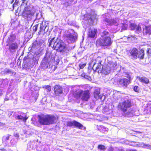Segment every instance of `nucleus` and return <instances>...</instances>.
<instances>
[{"mask_svg": "<svg viewBox=\"0 0 151 151\" xmlns=\"http://www.w3.org/2000/svg\"><path fill=\"white\" fill-rule=\"evenodd\" d=\"M48 46L51 47L53 49L60 52H64L67 50L66 45L60 39L53 38L49 39Z\"/></svg>", "mask_w": 151, "mask_h": 151, "instance_id": "obj_1", "label": "nucleus"}, {"mask_svg": "<svg viewBox=\"0 0 151 151\" xmlns=\"http://www.w3.org/2000/svg\"><path fill=\"white\" fill-rule=\"evenodd\" d=\"M101 37L96 42L98 46H109L112 43V41L110 37V34L107 31H104L101 34Z\"/></svg>", "mask_w": 151, "mask_h": 151, "instance_id": "obj_2", "label": "nucleus"}, {"mask_svg": "<svg viewBox=\"0 0 151 151\" xmlns=\"http://www.w3.org/2000/svg\"><path fill=\"white\" fill-rule=\"evenodd\" d=\"M131 106V103L130 100H125L122 102L119 103L118 106L119 109L123 112V115L127 117L132 116L134 113V111L130 109L128 110V108Z\"/></svg>", "mask_w": 151, "mask_h": 151, "instance_id": "obj_3", "label": "nucleus"}, {"mask_svg": "<svg viewBox=\"0 0 151 151\" xmlns=\"http://www.w3.org/2000/svg\"><path fill=\"white\" fill-rule=\"evenodd\" d=\"M56 118L54 116L51 115H43L39 116V122L43 125L53 124Z\"/></svg>", "mask_w": 151, "mask_h": 151, "instance_id": "obj_4", "label": "nucleus"}, {"mask_svg": "<svg viewBox=\"0 0 151 151\" xmlns=\"http://www.w3.org/2000/svg\"><path fill=\"white\" fill-rule=\"evenodd\" d=\"M77 34L73 30H69L68 33L65 35V39L69 43H73L75 42L77 39Z\"/></svg>", "mask_w": 151, "mask_h": 151, "instance_id": "obj_5", "label": "nucleus"}, {"mask_svg": "<svg viewBox=\"0 0 151 151\" xmlns=\"http://www.w3.org/2000/svg\"><path fill=\"white\" fill-rule=\"evenodd\" d=\"M99 58H97L92 62L93 69L98 72H102L103 66L101 64V61L99 60Z\"/></svg>", "mask_w": 151, "mask_h": 151, "instance_id": "obj_6", "label": "nucleus"}, {"mask_svg": "<svg viewBox=\"0 0 151 151\" xmlns=\"http://www.w3.org/2000/svg\"><path fill=\"white\" fill-rule=\"evenodd\" d=\"M22 14L25 19H27L28 21H30L34 17V12L33 11L29 9L28 8H24Z\"/></svg>", "mask_w": 151, "mask_h": 151, "instance_id": "obj_7", "label": "nucleus"}, {"mask_svg": "<svg viewBox=\"0 0 151 151\" xmlns=\"http://www.w3.org/2000/svg\"><path fill=\"white\" fill-rule=\"evenodd\" d=\"M90 93L88 91H83L82 90L79 91L78 93V96L81 98L82 100L88 101L89 98Z\"/></svg>", "mask_w": 151, "mask_h": 151, "instance_id": "obj_8", "label": "nucleus"}, {"mask_svg": "<svg viewBox=\"0 0 151 151\" xmlns=\"http://www.w3.org/2000/svg\"><path fill=\"white\" fill-rule=\"evenodd\" d=\"M127 77L129 79L128 80L126 78H124L120 79L119 81V83L122 86H127L130 83V81L132 80V78L130 75L128 74Z\"/></svg>", "mask_w": 151, "mask_h": 151, "instance_id": "obj_9", "label": "nucleus"}, {"mask_svg": "<svg viewBox=\"0 0 151 151\" xmlns=\"http://www.w3.org/2000/svg\"><path fill=\"white\" fill-rule=\"evenodd\" d=\"M19 47V44L16 42H11L9 45V50L11 53L15 52Z\"/></svg>", "mask_w": 151, "mask_h": 151, "instance_id": "obj_10", "label": "nucleus"}, {"mask_svg": "<svg viewBox=\"0 0 151 151\" xmlns=\"http://www.w3.org/2000/svg\"><path fill=\"white\" fill-rule=\"evenodd\" d=\"M67 125L68 126H74L79 128V129H82L83 127L82 124L75 121L68 122H67Z\"/></svg>", "mask_w": 151, "mask_h": 151, "instance_id": "obj_11", "label": "nucleus"}, {"mask_svg": "<svg viewBox=\"0 0 151 151\" xmlns=\"http://www.w3.org/2000/svg\"><path fill=\"white\" fill-rule=\"evenodd\" d=\"M47 23L46 22H42L40 23V31L43 30L44 32H47L48 29V27L47 26Z\"/></svg>", "mask_w": 151, "mask_h": 151, "instance_id": "obj_12", "label": "nucleus"}, {"mask_svg": "<svg viewBox=\"0 0 151 151\" xmlns=\"http://www.w3.org/2000/svg\"><path fill=\"white\" fill-rule=\"evenodd\" d=\"M138 51L135 48H134L130 52V54L132 59H135L137 58Z\"/></svg>", "mask_w": 151, "mask_h": 151, "instance_id": "obj_13", "label": "nucleus"}, {"mask_svg": "<svg viewBox=\"0 0 151 151\" xmlns=\"http://www.w3.org/2000/svg\"><path fill=\"white\" fill-rule=\"evenodd\" d=\"M105 21L107 22V24H109L110 25H118V22H119V20L117 18L111 20L106 19Z\"/></svg>", "mask_w": 151, "mask_h": 151, "instance_id": "obj_14", "label": "nucleus"}, {"mask_svg": "<svg viewBox=\"0 0 151 151\" xmlns=\"http://www.w3.org/2000/svg\"><path fill=\"white\" fill-rule=\"evenodd\" d=\"M54 92L56 95L62 93L63 92V88L62 87L58 85H56L54 88Z\"/></svg>", "mask_w": 151, "mask_h": 151, "instance_id": "obj_15", "label": "nucleus"}, {"mask_svg": "<svg viewBox=\"0 0 151 151\" xmlns=\"http://www.w3.org/2000/svg\"><path fill=\"white\" fill-rule=\"evenodd\" d=\"M137 78L142 83L147 84L149 83V79L145 77H137Z\"/></svg>", "mask_w": 151, "mask_h": 151, "instance_id": "obj_16", "label": "nucleus"}, {"mask_svg": "<svg viewBox=\"0 0 151 151\" xmlns=\"http://www.w3.org/2000/svg\"><path fill=\"white\" fill-rule=\"evenodd\" d=\"M96 29H95L89 30L88 33V36L91 38L94 37L96 34Z\"/></svg>", "mask_w": 151, "mask_h": 151, "instance_id": "obj_17", "label": "nucleus"}, {"mask_svg": "<svg viewBox=\"0 0 151 151\" xmlns=\"http://www.w3.org/2000/svg\"><path fill=\"white\" fill-rule=\"evenodd\" d=\"M143 33L144 35L151 34V26H146L145 28L143 29Z\"/></svg>", "mask_w": 151, "mask_h": 151, "instance_id": "obj_18", "label": "nucleus"}, {"mask_svg": "<svg viewBox=\"0 0 151 151\" xmlns=\"http://www.w3.org/2000/svg\"><path fill=\"white\" fill-rule=\"evenodd\" d=\"M40 47L39 44L36 41H35L33 42L31 47H30L29 48V49L30 50H32V49H36Z\"/></svg>", "mask_w": 151, "mask_h": 151, "instance_id": "obj_19", "label": "nucleus"}, {"mask_svg": "<svg viewBox=\"0 0 151 151\" xmlns=\"http://www.w3.org/2000/svg\"><path fill=\"white\" fill-rule=\"evenodd\" d=\"M100 93V89H98L95 90L94 92V97L96 99L100 98L101 97L99 95Z\"/></svg>", "mask_w": 151, "mask_h": 151, "instance_id": "obj_20", "label": "nucleus"}, {"mask_svg": "<svg viewBox=\"0 0 151 151\" xmlns=\"http://www.w3.org/2000/svg\"><path fill=\"white\" fill-rule=\"evenodd\" d=\"M144 55V50L141 49L138 52L137 58H139L140 59H143Z\"/></svg>", "mask_w": 151, "mask_h": 151, "instance_id": "obj_21", "label": "nucleus"}, {"mask_svg": "<svg viewBox=\"0 0 151 151\" xmlns=\"http://www.w3.org/2000/svg\"><path fill=\"white\" fill-rule=\"evenodd\" d=\"M110 69L111 68L109 66H106L105 68H103L102 73H103L105 74H106L110 73Z\"/></svg>", "mask_w": 151, "mask_h": 151, "instance_id": "obj_22", "label": "nucleus"}, {"mask_svg": "<svg viewBox=\"0 0 151 151\" xmlns=\"http://www.w3.org/2000/svg\"><path fill=\"white\" fill-rule=\"evenodd\" d=\"M15 118L16 119L22 120L24 122H25L28 119V117H23L21 115H18L16 116Z\"/></svg>", "mask_w": 151, "mask_h": 151, "instance_id": "obj_23", "label": "nucleus"}, {"mask_svg": "<svg viewBox=\"0 0 151 151\" xmlns=\"http://www.w3.org/2000/svg\"><path fill=\"white\" fill-rule=\"evenodd\" d=\"M64 2L66 6H68L71 5L73 1V0H61Z\"/></svg>", "mask_w": 151, "mask_h": 151, "instance_id": "obj_24", "label": "nucleus"}, {"mask_svg": "<svg viewBox=\"0 0 151 151\" xmlns=\"http://www.w3.org/2000/svg\"><path fill=\"white\" fill-rule=\"evenodd\" d=\"M19 1V0H12L11 2V4H12L14 2V3L13 4V8L18 6Z\"/></svg>", "mask_w": 151, "mask_h": 151, "instance_id": "obj_25", "label": "nucleus"}, {"mask_svg": "<svg viewBox=\"0 0 151 151\" xmlns=\"http://www.w3.org/2000/svg\"><path fill=\"white\" fill-rule=\"evenodd\" d=\"M120 27L122 28V29L124 30H126L128 27V25L127 24H124L121 23L119 24Z\"/></svg>", "mask_w": 151, "mask_h": 151, "instance_id": "obj_26", "label": "nucleus"}, {"mask_svg": "<svg viewBox=\"0 0 151 151\" xmlns=\"http://www.w3.org/2000/svg\"><path fill=\"white\" fill-rule=\"evenodd\" d=\"M146 52L148 58H151V48H148Z\"/></svg>", "mask_w": 151, "mask_h": 151, "instance_id": "obj_27", "label": "nucleus"}, {"mask_svg": "<svg viewBox=\"0 0 151 151\" xmlns=\"http://www.w3.org/2000/svg\"><path fill=\"white\" fill-rule=\"evenodd\" d=\"M15 39V37L14 35H10L9 37L8 40L11 42H13Z\"/></svg>", "mask_w": 151, "mask_h": 151, "instance_id": "obj_28", "label": "nucleus"}, {"mask_svg": "<svg viewBox=\"0 0 151 151\" xmlns=\"http://www.w3.org/2000/svg\"><path fill=\"white\" fill-rule=\"evenodd\" d=\"M117 64L115 63H112L110 66V68L113 69H115L116 68Z\"/></svg>", "mask_w": 151, "mask_h": 151, "instance_id": "obj_29", "label": "nucleus"}, {"mask_svg": "<svg viewBox=\"0 0 151 151\" xmlns=\"http://www.w3.org/2000/svg\"><path fill=\"white\" fill-rule=\"evenodd\" d=\"M137 27L134 24H131L129 27V29L131 30H134Z\"/></svg>", "mask_w": 151, "mask_h": 151, "instance_id": "obj_30", "label": "nucleus"}, {"mask_svg": "<svg viewBox=\"0 0 151 151\" xmlns=\"http://www.w3.org/2000/svg\"><path fill=\"white\" fill-rule=\"evenodd\" d=\"M99 129L100 130H102V132L107 131L108 130V129L104 126H101Z\"/></svg>", "mask_w": 151, "mask_h": 151, "instance_id": "obj_31", "label": "nucleus"}, {"mask_svg": "<svg viewBox=\"0 0 151 151\" xmlns=\"http://www.w3.org/2000/svg\"><path fill=\"white\" fill-rule=\"evenodd\" d=\"M5 72L6 73H7L8 74H15L14 72H13L11 70L8 69H6L5 71Z\"/></svg>", "mask_w": 151, "mask_h": 151, "instance_id": "obj_32", "label": "nucleus"}, {"mask_svg": "<svg viewBox=\"0 0 151 151\" xmlns=\"http://www.w3.org/2000/svg\"><path fill=\"white\" fill-rule=\"evenodd\" d=\"M98 149L101 150H105L106 148L104 146L102 145H99L98 146Z\"/></svg>", "mask_w": 151, "mask_h": 151, "instance_id": "obj_33", "label": "nucleus"}, {"mask_svg": "<svg viewBox=\"0 0 151 151\" xmlns=\"http://www.w3.org/2000/svg\"><path fill=\"white\" fill-rule=\"evenodd\" d=\"M142 147L147 148H150L151 147V146L150 145L143 143V144Z\"/></svg>", "mask_w": 151, "mask_h": 151, "instance_id": "obj_34", "label": "nucleus"}, {"mask_svg": "<svg viewBox=\"0 0 151 151\" xmlns=\"http://www.w3.org/2000/svg\"><path fill=\"white\" fill-rule=\"evenodd\" d=\"M96 17V14H94L90 18L92 21L94 20L95 19H97Z\"/></svg>", "mask_w": 151, "mask_h": 151, "instance_id": "obj_35", "label": "nucleus"}, {"mask_svg": "<svg viewBox=\"0 0 151 151\" xmlns=\"http://www.w3.org/2000/svg\"><path fill=\"white\" fill-rule=\"evenodd\" d=\"M134 90L135 92H138L139 90V87L138 86H135L134 87Z\"/></svg>", "mask_w": 151, "mask_h": 151, "instance_id": "obj_36", "label": "nucleus"}, {"mask_svg": "<svg viewBox=\"0 0 151 151\" xmlns=\"http://www.w3.org/2000/svg\"><path fill=\"white\" fill-rule=\"evenodd\" d=\"M86 65L85 64H80L79 65V66L81 69H82L86 66Z\"/></svg>", "mask_w": 151, "mask_h": 151, "instance_id": "obj_37", "label": "nucleus"}, {"mask_svg": "<svg viewBox=\"0 0 151 151\" xmlns=\"http://www.w3.org/2000/svg\"><path fill=\"white\" fill-rule=\"evenodd\" d=\"M45 88L47 89L48 91H50L51 90V87L49 85L46 86H45Z\"/></svg>", "mask_w": 151, "mask_h": 151, "instance_id": "obj_38", "label": "nucleus"}, {"mask_svg": "<svg viewBox=\"0 0 151 151\" xmlns=\"http://www.w3.org/2000/svg\"><path fill=\"white\" fill-rule=\"evenodd\" d=\"M136 27V30L138 31H140L141 30V29L140 27L138 25Z\"/></svg>", "mask_w": 151, "mask_h": 151, "instance_id": "obj_39", "label": "nucleus"}, {"mask_svg": "<svg viewBox=\"0 0 151 151\" xmlns=\"http://www.w3.org/2000/svg\"><path fill=\"white\" fill-rule=\"evenodd\" d=\"M85 78L89 80H90L91 79V78L89 76L87 75H86L85 77Z\"/></svg>", "mask_w": 151, "mask_h": 151, "instance_id": "obj_40", "label": "nucleus"}, {"mask_svg": "<svg viewBox=\"0 0 151 151\" xmlns=\"http://www.w3.org/2000/svg\"><path fill=\"white\" fill-rule=\"evenodd\" d=\"M33 30L35 31V32H36L37 30V26L35 25L33 27Z\"/></svg>", "mask_w": 151, "mask_h": 151, "instance_id": "obj_41", "label": "nucleus"}, {"mask_svg": "<svg viewBox=\"0 0 151 151\" xmlns=\"http://www.w3.org/2000/svg\"><path fill=\"white\" fill-rule=\"evenodd\" d=\"M14 136L16 137H19V135L18 134L15 133L14 134Z\"/></svg>", "mask_w": 151, "mask_h": 151, "instance_id": "obj_42", "label": "nucleus"}, {"mask_svg": "<svg viewBox=\"0 0 151 151\" xmlns=\"http://www.w3.org/2000/svg\"><path fill=\"white\" fill-rule=\"evenodd\" d=\"M4 138H5L6 140H8L9 139V136H8L6 137H3V139H4Z\"/></svg>", "mask_w": 151, "mask_h": 151, "instance_id": "obj_43", "label": "nucleus"}, {"mask_svg": "<svg viewBox=\"0 0 151 151\" xmlns=\"http://www.w3.org/2000/svg\"><path fill=\"white\" fill-rule=\"evenodd\" d=\"M86 75L85 74L83 73V74H81V76H82L83 77H84L85 78V77L86 76Z\"/></svg>", "mask_w": 151, "mask_h": 151, "instance_id": "obj_44", "label": "nucleus"}, {"mask_svg": "<svg viewBox=\"0 0 151 151\" xmlns=\"http://www.w3.org/2000/svg\"><path fill=\"white\" fill-rule=\"evenodd\" d=\"M108 151H113V149L112 148H110L108 150Z\"/></svg>", "mask_w": 151, "mask_h": 151, "instance_id": "obj_45", "label": "nucleus"}, {"mask_svg": "<svg viewBox=\"0 0 151 151\" xmlns=\"http://www.w3.org/2000/svg\"><path fill=\"white\" fill-rule=\"evenodd\" d=\"M9 98L6 97L5 98L4 100H5V101H8V100H9Z\"/></svg>", "mask_w": 151, "mask_h": 151, "instance_id": "obj_46", "label": "nucleus"}, {"mask_svg": "<svg viewBox=\"0 0 151 151\" xmlns=\"http://www.w3.org/2000/svg\"><path fill=\"white\" fill-rule=\"evenodd\" d=\"M127 151H137L136 150H127Z\"/></svg>", "mask_w": 151, "mask_h": 151, "instance_id": "obj_47", "label": "nucleus"}, {"mask_svg": "<svg viewBox=\"0 0 151 151\" xmlns=\"http://www.w3.org/2000/svg\"><path fill=\"white\" fill-rule=\"evenodd\" d=\"M3 94V92L2 91H1L0 92V95H1Z\"/></svg>", "mask_w": 151, "mask_h": 151, "instance_id": "obj_48", "label": "nucleus"}, {"mask_svg": "<svg viewBox=\"0 0 151 151\" xmlns=\"http://www.w3.org/2000/svg\"><path fill=\"white\" fill-rule=\"evenodd\" d=\"M12 112H10V113H11L10 114H9H9H8V115H9V116H10L12 115L11 113H12Z\"/></svg>", "mask_w": 151, "mask_h": 151, "instance_id": "obj_49", "label": "nucleus"}, {"mask_svg": "<svg viewBox=\"0 0 151 151\" xmlns=\"http://www.w3.org/2000/svg\"><path fill=\"white\" fill-rule=\"evenodd\" d=\"M22 0V1H23V2H24V0Z\"/></svg>", "mask_w": 151, "mask_h": 151, "instance_id": "obj_50", "label": "nucleus"}, {"mask_svg": "<svg viewBox=\"0 0 151 151\" xmlns=\"http://www.w3.org/2000/svg\"><path fill=\"white\" fill-rule=\"evenodd\" d=\"M11 143H12V140H11Z\"/></svg>", "mask_w": 151, "mask_h": 151, "instance_id": "obj_51", "label": "nucleus"}, {"mask_svg": "<svg viewBox=\"0 0 151 151\" xmlns=\"http://www.w3.org/2000/svg\"><path fill=\"white\" fill-rule=\"evenodd\" d=\"M2 124V123H0V124Z\"/></svg>", "mask_w": 151, "mask_h": 151, "instance_id": "obj_52", "label": "nucleus"}, {"mask_svg": "<svg viewBox=\"0 0 151 151\" xmlns=\"http://www.w3.org/2000/svg\"><path fill=\"white\" fill-rule=\"evenodd\" d=\"M137 132H139H139H139V131H138Z\"/></svg>", "mask_w": 151, "mask_h": 151, "instance_id": "obj_53", "label": "nucleus"}, {"mask_svg": "<svg viewBox=\"0 0 151 151\" xmlns=\"http://www.w3.org/2000/svg\"><path fill=\"white\" fill-rule=\"evenodd\" d=\"M1 14H0V16L1 15Z\"/></svg>", "mask_w": 151, "mask_h": 151, "instance_id": "obj_54", "label": "nucleus"}]
</instances>
